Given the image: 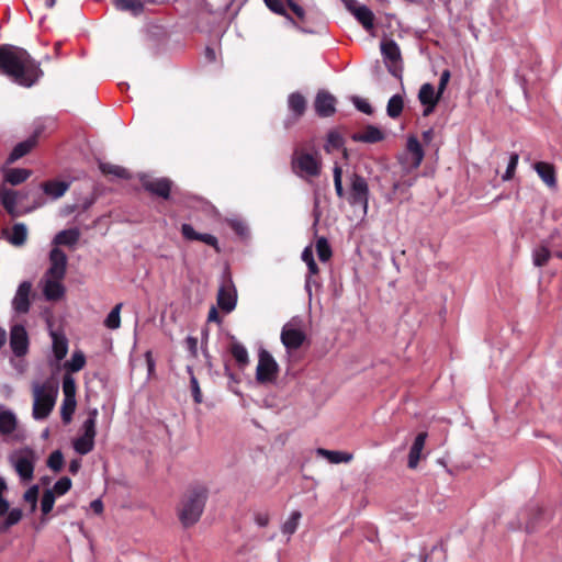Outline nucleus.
Wrapping results in <instances>:
<instances>
[{"mask_svg":"<svg viewBox=\"0 0 562 562\" xmlns=\"http://www.w3.org/2000/svg\"><path fill=\"white\" fill-rule=\"evenodd\" d=\"M0 71L20 86L31 87L42 76L36 61L16 46L0 47Z\"/></svg>","mask_w":562,"mask_h":562,"instance_id":"obj_1","label":"nucleus"},{"mask_svg":"<svg viewBox=\"0 0 562 562\" xmlns=\"http://www.w3.org/2000/svg\"><path fill=\"white\" fill-rule=\"evenodd\" d=\"M32 416L36 420L45 419L53 411L58 395V386L52 381L34 382Z\"/></svg>","mask_w":562,"mask_h":562,"instance_id":"obj_2","label":"nucleus"},{"mask_svg":"<svg viewBox=\"0 0 562 562\" xmlns=\"http://www.w3.org/2000/svg\"><path fill=\"white\" fill-rule=\"evenodd\" d=\"M206 498L207 490L204 486H195L188 492L179 509V518L183 526H192L200 519Z\"/></svg>","mask_w":562,"mask_h":562,"instance_id":"obj_3","label":"nucleus"},{"mask_svg":"<svg viewBox=\"0 0 562 562\" xmlns=\"http://www.w3.org/2000/svg\"><path fill=\"white\" fill-rule=\"evenodd\" d=\"M36 461V453L31 448L15 450L9 456V462L22 483L33 480Z\"/></svg>","mask_w":562,"mask_h":562,"instance_id":"obj_4","label":"nucleus"},{"mask_svg":"<svg viewBox=\"0 0 562 562\" xmlns=\"http://www.w3.org/2000/svg\"><path fill=\"white\" fill-rule=\"evenodd\" d=\"M350 190L348 194V202L351 206H359L363 215L368 213L369 209V184L364 177L353 172L349 176Z\"/></svg>","mask_w":562,"mask_h":562,"instance_id":"obj_5","label":"nucleus"},{"mask_svg":"<svg viewBox=\"0 0 562 562\" xmlns=\"http://www.w3.org/2000/svg\"><path fill=\"white\" fill-rule=\"evenodd\" d=\"M292 168L301 178L316 177L321 172V161L316 156L302 149H295L292 157Z\"/></svg>","mask_w":562,"mask_h":562,"instance_id":"obj_6","label":"nucleus"},{"mask_svg":"<svg viewBox=\"0 0 562 562\" xmlns=\"http://www.w3.org/2000/svg\"><path fill=\"white\" fill-rule=\"evenodd\" d=\"M424 149L414 135L407 137L405 151L398 157L400 164L407 172L416 170L423 162Z\"/></svg>","mask_w":562,"mask_h":562,"instance_id":"obj_7","label":"nucleus"},{"mask_svg":"<svg viewBox=\"0 0 562 562\" xmlns=\"http://www.w3.org/2000/svg\"><path fill=\"white\" fill-rule=\"evenodd\" d=\"M381 53L389 71L396 78L402 77L403 63L398 45L392 40L381 42Z\"/></svg>","mask_w":562,"mask_h":562,"instance_id":"obj_8","label":"nucleus"},{"mask_svg":"<svg viewBox=\"0 0 562 562\" xmlns=\"http://www.w3.org/2000/svg\"><path fill=\"white\" fill-rule=\"evenodd\" d=\"M301 321L293 318L281 330V341L286 349H297L305 340V334L301 327Z\"/></svg>","mask_w":562,"mask_h":562,"instance_id":"obj_9","label":"nucleus"},{"mask_svg":"<svg viewBox=\"0 0 562 562\" xmlns=\"http://www.w3.org/2000/svg\"><path fill=\"white\" fill-rule=\"evenodd\" d=\"M278 372V364L273 357L265 349L260 350L256 369V379L259 382L272 381Z\"/></svg>","mask_w":562,"mask_h":562,"instance_id":"obj_10","label":"nucleus"},{"mask_svg":"<svg viewBox=\"0 0 562 562\" xmlns=\"http://www.w3.org/2000/svg\"><path fill=\"white\" fill-rule=\"evenodd\" d=\"M554 239L555 235H550L548 239L542 240L541 244L532 250V261L536 267L547 265L552 255L562 259V250L554 249Z\"/></svg>","mask_w":562,"mask_h":562,"instance_id":"obj_11","label":"nucleus"},{"mask_svg":"<svg viewBox=\"0 0 562 562\" xmlns=\"http://www.w3.org/2000/svg\"><path fill=\"white\" fill-rule=\"evenodd\" d=\"M68 257L58 247H54L49 252V267L44 274L54 279H64L67 271Z\"/></svg>","mask_w":562,"mask_h":562,"instance_id":"obj_12","label":"nucleus"},{"mask_svg":"<svg viewBox=\"0 0 562 562\" xmlns=\"http://www.w3.org/2000/svg\"><path fill=\"white\" fill-rule=\"evenodd\" d=\"M33 191L30 190L27 192H20L12 190L5 186V183L0 186V203L7 210L9 214L12 216L20 215V212L16 211V204L24 198L32 194Z\"/></svg>","mask_w":562,"mask_h":562,"instance_id":"obj_13","label":"nucleus"},{"mask_svg":"<svg viewBox=\"0 0 562 562\" xmlns=\"http://www.w3.org/2000/svg\"><path fill=\"white\" fill-rule=\"evenodd\" d=\"M43 131V126L38 125L35 127L34 132L29 138L16 144L10 153L7 159V164L11 165L14 161L19 160L20 158L24 157L26 154H29L36 146L37 140L42 135Z\"/></svg>","mask_w":562,"mask_h":562,"instance_id":"obj_14","label":"nucleus"},{"mask_svg":"<svg viewBox=\"0 0 562 562\" xmlns=\"http://www.w3.org/2000/svg\"><path fill=\"white\" fill-rule=\"evenodd\" d=\"M144 189L151 194L168 199L171 190V181L167 178H151L147 175L140 177Z\"/></svg>","mask_w":562,"mask_h":562,"instance_id":"obj_15","label":"nucleus"},{"mask_svg":"<svg viewBox=\"0 0 562 562\" xmlns=\"http://www.w3.org/2000/svg\"><path fill=\"white\" fill-rule=\"evenodd\" d=\"M32 291L31 281H23L19 284L12 299L11 306L16 314H26L30 311V294Z\"/></svg>","mask_w":562,"mask_h":562,"instance_id":"obj_16","label":"nucleus"},{"mask_svg":"<svg viewBox=\"0 0 562 562\" xmlns=\"http://www.w3.org/2000/svg\"><path fill=\"white\" fill-rule=\"evenodd\" d=\"M63 280L64 279H54L46 274L43 276L40 284L45 300L58 301L65 295L66 289L63 284Z\"/></svg>","mask_w":562,"mask_h":562,"instance_id":"obj_17","label":"nucleus"},{"mask_svg":"<svg viewBox=\"0 0 562 562\" xmlns=\"http://www.w3.org/2000/svg\"><path fill=\"white\" fill-rule=\"evenodd\" d=\"M10 347L16 357L24 356L29 350V336L23 325H14L10 331Z\"/></svg>","mask_w":562,"mask_h":562,"instance_id":"obj_18","label":"nucleus"},{"mask_svg":"<svg viewBox=\"0 0 562 562\" xmlns=\"http://www.w3.org/2000/svg\"><path fill=\"white\" fill-rule=\"evenodd\" d=\"M0 411V435L7 438H14L19 440L20 438L14 435V431L18 428V418L13 411L3 408Z\"/></svg>","mask_w":562,"mask_h":562,"instance_id":"obj_19","label":"nucleus"},{"mask_svg":"<svg viewBox=\"0 0 562 562\" xmlns=\"http://www.w3.org/2000/svg\"><path fill=\"white\" fill-rule=\"evenodd\" d=\"M346 5L367 31L373 29L374 16L368 7L360 5L355 0H346Z\"/></svg>","mask_w":562,"mask_h":562,"instance_id":"obj_20","label":"nucleus"},{"mask_svg":"<svg viewBox=\"0 0 562 562\" xmlns=\"http://www.w3.org/2000/svg\"><path fill=\"white\" fill-rule=\"evenodd\" d=\"M70 188L69 181L64 180H48L40 184V189L43 191V193L49 198L50 200L55 201L60 199L65 195V193Z\"/></svg>","mask_w":562,"mask_h":562,"instance_id":"obj_21","label":"nucleus"},{"mask_svg":"<svg viewBox=\"0 0 562 562\" xmlns=\"http://www.w3.org/2000/svg\"><path fill=\"white\" fill-rule=\"evenodd\" d=\"M181 233L188 240H199L217 249L218 241L214 235L198 233L190 224H182Z\"/></svg>","mask_w":562,"mask_h":562,"instance_id":"obj_22","label":"nucleus"},{"mask_svg":"<svg viewBox=\"0 0 562 562\" xmlns=\"http://www.w3.org/2000/svg\"><path fill=\"white\" fill-rule=\"evenodd\" d=\"M324 149L327 154L341 150L344 158L347 159L348 157L347 149L345 148V139L342 135L336 130H331L327 133Z\"/></svg>","mask_w":562,"mask_h":562,"instance_id":"obj_23","label":"nucleus"},{"mask_svg":"<svg viewBox=\"0 0 562 562\" xmlns=\"http://www.w3.org/2000/svg\"><path fill=\"white\" fill-rule=\"evenodd\" d=\"M533 169L540 179L550 188H557V175L554 167L544 161H539L533 165Z\"/></svg>","mask_w":562,"mask_h":562,"instance_id":"obj_24","label":"nucleus"},{"mask_svg":"<svg viewBox=\"0 0 562 562\" xmlns=\"http://www.w3.org/2000/svg\"><path fill=\"white\" fill-rule=\"evenodd\" d=\"M236 292L232 286H221L217 293V304L226 313H231L236 306Z\"/></svg>","mask_w":562,"mask_h":562,"instance_id":"obj_25","label":"nucleus"},{"mask_svg":"<svg viewBox=\"0 0 562 562\" xmlns=\"http://www.w3.org/2000/svg\"><path fill=\"white\" fill-rule=\"evenodd\" d=\"M4 183L11 186H19L25 182L31 176L32 171L25 168H9L2 169Z\"/></svg>","mask_w":562,"mask_h":562,"instance_id":"obj_26","label":"nucleus"},{"mask_svg":"<svg viewBox=\"0 0 562 562\" xmlns=\"http://www.w3.org/2000/svg\"><path fill=\"white\" fill-rule=\"evenodd\" d=\"M351 138L355 142L373 144L382 140L384 133L376 126L369 125L362 132L355 133Z\"/></svg>","mask_w":562,"mask_h":562,"instance_id":"obj_27","label":"nucleus"},{"mask_svg":"<svg viewBox=\"0 0 562 562\" xmlns=\"http://www.w3.org/2000/svg\"><path fill=\"white\" fill-rule=\"evenodd\" d=\"M427 434L426 432H419L414 442L411 447L409 454H408V468L415 469L418 465V462L420 460L422 451L425 447Z\"/></svg>","mask_w":562,"mask_h":562,"instance_id":"obj_28","label":"nucleus"},{"mask_svg":"<svg viewBox=\"0 0 562 562\" xmlns=\"http://www.w3.org/2000/svg\"><path fill=\"white\" fill-rule=\"evenodd\" d=\"M316 454L318 457L325 458L329 463L333 464L349 463L353 459L352 453L337 450H327L324 448L316 449Z\"/></svg>","mask_w":562,"mask_h":562,"instance_id":"obj_29","label":"nucleus"},{"mask_svg":"<svg viewBox=\"0 0 562 562\" xmlns=\"http://www.w3.org/2000/svg\"><path fill=\"white\" fill-rule=\"evenodd\" d=\"M302 260L306 263L308 269V276L305 280V289L308 292V295L312 294L311 290V283H312V277L318 272V266L316 261L314 260L313 250L311 247H305L302 251Z\"/></svg>","mask_w":562,"mask_h":562,"instance_id":"obj_30","label":"nucleus"},{"mask_svg":"<svg viewBox=\"0 0 562 562\" xmlns=\"http://www.w3.org/2000/svg\"><path fill=\"white\" fill-rule=\"evenodd\" d=\"M80 238V232L78 228H69L60 231L56 234V236L53 239V243L57 246H74L78 243Z\"/></svg>","mask_w":562,"mask_h":562,"instance_id":"obj_31","label":"nucleus"},{"mask_svg":"<svg viewBox=\"0 0 562 562\" xmlns=\"http://www.w3.org/2000/svg\"><path fill=\"white\" fill-rule=\"evenodd\" d=\"M53 352L57 361L63 360L68 352V340L63 334L52 331Z\"/></svg>","mask_w":562,"mask_h":562,"instance_id":"obj_32","label":"nucleus"},{"mask_svg":"<svg viewBox=\"0 0 562 562\" xmlns=\"http://www.w3.org/2000/svg\"><path fill=\"white\" fill-rule=\"evenodd\" d=\"M8 240L13 246H23L27 238V227L23 223H16L13 225L10 234L8 235Z\"/></svg>","mask_w":562,"mask_h":562,"instance_id":"obj_33","label":"nucleus"},{"mask_svg":"<svg viewBox=\"0 0 562 562\" xmlns=\"http://www.w3.org/2000/svg\"><path fill=\"white\" fill-rule=\"evenodd\" d=\"M95 437L82 434L74 441V449L77 453L85 456L91 452L94 448Z\"/></svg>","mask_w":562,"mask_h":562,"instance_id":"obj_34","label":"nucleus"},{"mask_svg":"<svg viewBox=\"0 0 562 562\" xmlns=\"http://www.w3.org/2000/svg\"><path fill=\"white\" fill-rule=\"evenodd\" d=\"M99 412L98 408H89L87 412V418L82 423L81 430L82 434L89 435L92 437L97 436V418H98Z\"/></svg>","mask_w":562,"mask_h":562,"instance_id":"obj_35","label":"nucleus"},{"mask_svg":"<svg viewBox=\"0 0 562 562\" xmlns=\"http://www.w3.org/2000/svg\"><path fill=\"white\" fill-rule=\"evenodd\" d=\"M231 352L239 367H245L249 362V356L246 347L234 340L231 346Z\"/></svg>","mask_w":562,"mask_h":562,"instance_id":"obj_36","label":"nucleus"},{"mask_svg":"<svg viewBox=\"0 0 562 562\" xmlns=\"http://www.w3.org/2000/svg\"><path fill=\"white\" fill-rule=\"evenodd\" d=\"M440 94L435 93V88L430 83H425L419 90V100L423 105H436Z\"/></svg>","mask_w":562,"mask_h":562,"instance_id":"obj_37","label":"nucleus"},{"mask_svg":"<svg viewBox=\"0 0 562 562\" xmlns=\"http://www.w3.org/2000/svg\"><path fill=\"white\" fill-rule=\"evenodd\" d=\"M301 517L302 514L299 510L292 512L290 517L283 522L281 527L282 532L289 537L292 536L299 527Z\"/></svg>","mask_w":562,"mask_h":562,"instance_id":"obj_38","label":"nucleus"},{"mask_svg":"<svg viewBox=\"0 0 562 562\" xmlns=\"http://www.w3.org/2000/svg\"><path fill=\"white\" fill-rule=\"evenodd\" d=\"M415 181H416V177L395 181L393 183L392 192L386 198L387 201L392 202L394 200L395 194L398 192L405 193L411 187L414 186Z\"/></svg>","mask_w":562,"mask_h":562,"instance_id":"obj_39","label":"nucleus"},{"mask_svg":"<svg viewBox=\"0 0 562 562\" xmlns=\"http://www.w3.org/2000/svg\"><path fill=\"white\" fill-rule=\"evenodd\" d=\"M122 305V303L116 304L104 319V325L109 329H117L121 326L120 313Z\"/></svg>","mask_w":562,"mask_h":562,"instance_id":"obj_40","label":"nucleus"},{"mask_svg":"<svg viewBox=\"0 0 562 562\" xmlns=\"http://www.w3.org/2000/svg\"><path fill=\"white\" fill-rule=\"evenodd\" d=\"M115 5L117 9L130 11L133 14H138L144 7L142 0H115Z\"/></svg>","mask_w":562,"mask_h":562,"instance_id":"obj_41","label":"nucleus"},{"mask_svg":"<svg viewBox=\"0 0 562 562\" xmlns=\"http://www.w3.org/2000/svg\"><path fill=\"white\" fill-rule=\"evenodd\" d=\"M77 402L72 398H64L60 407L61 419L65 424H69L71 422L72 415L76 409Z\"/></svg>","mask_w":562,"mask_h":562,"instance_id":"obj_42","label":"nucleus"},{"mask_svg":"<svg viewBox=\"0 0 562 562\" xmlns=\"http://www.w3.org/2000/svg\"><path fill=\"white\" fill-rule=\"evenodd\" d=\"M100 169L104 175H111L113 177L122 178V179L128 178L127 170L117 165L103 162V164H100Z\"/></svg>","mask_w":562,"mask_h":562,"instance_id":"obj_43","label":"nucleus"},{"mask_svg":"<svg viewBox=\"0 0 562 562\" xmlns=\"http://www.w3.org/2000/svg\"><path fill=\"white\" fill-rule=\"evenodd\" d=\"M305 108H290L289 113L284 119V128H291L294 126L303 116Z\"/></svg>","mask_w":562,"mask_h":562,"instance_id":"obj_44","label":"nucleus"},{"mask_svg":"<svg viewBox=\"0 0 562 562\" xmlns=\"http://www.w3.org/2000/svg\"><path fill=\"white\" fill-rule=\"evenodd\" d=\"M23 513L20 508H12L11 510H8V516L5 520L0 524L1 529L3 531L8 530L12 526L16 525L22 519Z\"/></svg>","mask_w":562,"mask_h":562,"instance_id":"obj_45","label":"nucleus"},{"mask_svg":"<svg viewBox=\"0 0 562 562\" xmlns=\"http://www.w3.org/2000/svg\"><path fill=\"white\" fill-rule=\"evenodd\" d=\"M316 251L321 261H327L331 256V249L326 238L322 237L316 241Z\"/></svg>","mask_w":562,"mask_h":562,"instance_id":"obj_46","label":"nucleus"},{"mask_svg":"<svg viewBox=\"0 0 562 562\" xmlns=\"http://www.w3.org/2000/svg\"><path fill=\"white\" fill-rule=\"evenodd\" d=\"M55 504V494L52 490H46L41 499V510L43 515L52 512Z\"/></svg>","mask_w":562,"mask_h":562,"instance_id":"obj_47","label":"nucleus"},{"mask_svg":"<svg viewBox=\"0 0 562 562\" xmlns=\"http://www.w3.org/2000/svg\"><path fill=\"white\" fill-rule=\"evenodd\" d=\"M333 176L336 194L339 198H342L345 195V190L342 187V169L337 162L334 165Z\"/></svg>","mask_w":562,"mask_h":562,"instance_id":"obj_48","label":"nucleus"},{"mask_svg":"<svg viewBox=\"0 0 562 562\" xmlns=\"http://www.w3.org/2000/svg\"><path fill=\"white\" fill-rule=\"evenodd\" d=\"M86 364V357L82 352H74L70 360L67 363V368L71 372L80 371Z\"/></svg>","mask_w":562,"mask_h":562,"instance_id":"obj_49","label":"nucleus"},{"mask_svg":"<svg viewBox=\"0 0 562 562\" xmlns=\"http://www.w3.org/2000/svg\"><path fill=\"white\" fill-rule=\"evenodd\" d=\"M64 463V456L60 450L53 451L47 459V467L54 472L61 470Z\"/></svg>","mask_w":562,"mask_h":562,"instance_id":"obj_50","label":"nucleus"},{"mask_svg":"<svg viewBox=\"0 0 562 562\" xmlns=\"http://www.w3.org/2000/svg\"><path fill=\"white\" fill-rule=\"evenodd\" d=\"M227 223L240 237L247 238L249 236L248 225L244 221L238 218H228Z\"/></svg>","mask_w":562,"mask_h":562,"instance_id":"obj_51","label":"nucleus"},{"mask_svg":"<svg viewBox=\"0 0 562 562\" xmlns=\"http://www.w3.org/2000/svg\"><path fill=\"white\" fill-rule=\"evenodd\" d=\"M63 392L64 398L76 400V382L70 375H65L63 379Z\"/></svg>","mask_w":562,"mask_h":562,"instance_id":"obj_52","label":"nucleus"},{"mask_svg":"<svg viewBox=\"0 0 562 562\" xmlns=\"http://www.w3.org/2000/svg\"><path fill=\"white\" fill-rule=\"evenodd\" d=\"M38 492V485H32L26 490V492L23 495L24 501L30 503L32 513L35 512L37 508Z\"/></svg>","mask_w":562,"mask_h":562,"instance_id":"obj_53","label":"nucleus"},{"mask_svg":"<svg viewBox=\"0 0 562 562\" xmlns=\"http://www.w3.org/2000/svg\"><path fill=\"white\" fill-rule=\"evenodd\" d=\"M518 160H519L518 154L512 153L509 156L507 168H506L504 175L502 176L503 181H508V180L513 179L516 168H517V165H518Z\"/></svg>","mask_w":562,"mask_h":562,"instance_id":"obj_54","label":"nucleus"},{"mask_svg":"<svg viewBox=\"0 0 562 562\" xmlns=\"http://www.w3.org/2000/svg\"><path fill=\"white\" fill-rule=\"evenodd\" d=\"M71 480L67 476L60 477L53 486L54 494L64 495L71 488Z\"/></svg>","mask_w":562,"mask_h":562,"instance_id":"obj_55","label":"nucleus"},{"mask_svg":"<svg viewBox=\"0 0 562 562\" xmlns=\"http://www.w3.org/2000/svg\"><path fill=\"white\" fill-rule=\"evenodd\" d=\"M336 98L326 90L318 91L314 105H334Z\"/></svg>","mask_w":562,"mask_h":562,"instance_id":"obj_56","label":"nucleus"},{"mask_svg":"<svg viewBox=\"0 0 562 562\" xmlns=\"http://www.w3.org/2000/svg\"><path fill=\"white\" fill-rule=\"evenodd\" d=\"M263 1L271 11H273L276 13L283 14L284 4L281 0H263Z\"/></svg>","mask_w":562,"mask_h":562,"instance_id":"obj_57","label":"nucleus"},{"mask_svg":"<svg viewBox=\"0 0 562 562\" xmlns=\"http://www.w3.org/2000/svg\"><path fill=\"white\" fill-rule=\"evenodd\" d=\"M187 348L192 357L198 356V339L192 336H188L186 339Z\"/></svg>","mask_w":562,"mask_h":562,"instance_id":"obj_58","label":"nucleus"},{"mask_svg":"<svg viewBox=\"0 0 562 562\" xmlns=\"http://www.w3.org/2000/svg\"><path fill=\"white\" fill-rule=\"evenodd\" d=\"M270 517L266 512H257L255 514V522L259 527H266L269 524Z\"/></svg>","mask_w":562,"mask_h":562,"instance_id":"obj_59","label":"nucleus"},{"mask_svg":"<svg viewBox=\"0 0 562 562\" xmlns=\"http://www.w3.org/2000/svg\"><path fill=\"white\" fill-rule=\"evenodd\" d=\"M288 103L291 106L304 105L305 104V98L301 93L295 92V93H292V94L289 95Z\"/></svg>","mask_w":562,"mask_h":562,"instance_id":"obj_60","label":"nucleus"},{"mask_svg":"<svg viewBox=\"0 0 562 562\" xmlns=\"http://www.w3.org/2000/svg\"><path fill=\"white\" fill-rule=\"evenodd\" d=\"M450 80V71L443 70L440 76L439 87H438V94H441L443 90L446 89L448 82Z\"/></svg>","mask_w":562,"mask_h":562,"instance_id":"obj_61","label":"nucleus"},{"mask_svg":"<svg viewBox=\"0 0 562 562\" xmlns=\"http://www.w3.org/2000/svg\"><path fill=\"white\" fill-rule=\"evenodd\" d=\"M191 386H192V393H193V396H194V401L196 403H201V391H200V387H199V383H198V380L192 376L191 378Z\"/></svg>","mask_w":562,"mask_h":562,"instance_id":"obj_62","label":"nucleus"},{"mask_svg":"<svg viewBox=\"0 0 562 562\" xmlns=\"http://www.w3.org/2000/svg\"><path fill=\"white\" fill-rule=\"evenodd\" d=\"M319 117H329L336 112V108H315Z\"/></svg>","mask_w":562,"mask_h":562,"instance_id":"obj_63","label":"nucleus"},{"mask_svg":"<svg viewBox=\"0 0 562 562\" xmlns=\"http://www.w3.org/2000/svg\"><path fill=\"white\" fill-rule=\"evenodd\" d=\"M403 562H426V557L423 554H411Z\"/></svg>","mask_w":562,"mask_h":562,"instance_id":"obj_64","label":"nucleus"}]
</instances>
